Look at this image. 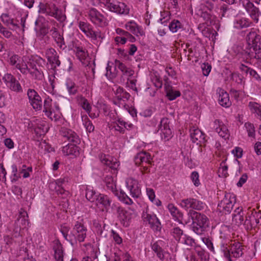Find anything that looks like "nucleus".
I'll return each instance as SVG.
<instances>
[{"label": "nucleus", "instance_id": "obj_17", "mask_svg": "<svg viewBox=\"0 0 261 261\" xmlns=\"http://www.w3.org/2000/svg\"><path fill=\"white\" fill-rule=\"evenodd\" d=\"M125 184L132 197L138 198L141 194V189L138 186V181L132 177H129L126 179Z\"/></svg>", "mask_w": 261, "mask_h": 261}, {"label": "nucleus", "instance_id": "obj_15", "mask_svg": "<svg viewBox=\"0 0 261 261\" xmlns=\"http://www.w3.org/2000/svg\"><path fill=\"white\" fill-rule=\"evenodd\" d=\"M28 215L27 212L21 208L19 213L18 217L15 222L14 230L17 232L21 229H24L29 225Z\"/></svg>", "mask_w": 261, "mask_h": 261}, {"label": "nucleus", "instance_id": "obj_62", "mask_svg": "<svg viewBox=\"0 0 261 261\" xmlns=\"http://www.w3.org/2000/svg\"><path fill=\"white\" fill-rule=\"evenodd\" d=\"M152 82H153L154 86L157 88H161L162 86V82L160 78L156 75L152 77Z\"/></svg>", "mask_w": 261, "mask_h": 261}, {"label": "nucleus", "instance_id": "obj_5", "mask_svg": "<svg viewBox=\"0 0 261 261\" xmlns=\"http://www.w3.org/2000/svg\"><path fill=\"white\" fill-rule=\"evenodd\" d=\"M188 215L192 221V230L198 235L203 234L209 226L210 221L207 216L194 210H189Z\"/></svg>", "mask_w": 261, "mask_h": 261}, {"label": "nucleus", "instance_id": "obj_34", "mask_svg": "<svg viewBox=\"0 0 261 261\" xmlns=\"http://www.w3.org/2000/svg\"><path fill=\"white\" fill-rule=\"evenodd\" d=\"M77 100L79 105L85 110L88 113H90L91 110V106L86 99L82 95H77L76 97Z\"/></svg>", "mask_w": 261, "mask_h": 261}, {"label": "nucleus", "instance_id": "obj_48", "mask_svg": "<svg viewBox=\"0 0 261 261\" xmlns=\"http://www.w3.org/2000/svg\"><path fill=\"white\" fill-rule=\"evenodd\" d=\"M230 9H231L225 4H223L221 5L219 14L221 16V17H228L229 15L227 14V12Z\"/></svg>", "mask_w": 261, "mask_h": 261}, {"label": "nucleus", "instance_id": "obj_4", "mask_svg": "<svg viewBox=\"0 0 261 261\" xmlns=\"http://www.w3.org/2000/svg\"><path fill=\"white\" fill-rule=\"evenodd\" d=\"M61 136L66 140L74 144H68L62 148V152L65 155L77 156L79 154V147L80 140L79 136L73 130L66 127H61L60 130Z\"/></svg>", "mask_w": 261, "mask_h": 261}, {"label": "nucleus", "instance_id": "obj_32", "mask_svg": "<svg viewBox=\"0 0 261 261\" xmlns=\"http://www.w3.org/2000/svg\"><path fill=\"white\" fill-rule=\"evenodd\" d=\"M54 250V256L57 261H63V250L62 244L58 241H57L53 247Z\"/></svg>", "mask_w": 261, "mask_h": 261}, {"label": "nucleus", "instance_id": "obj_35", "mask_svg": "<svg viewBox=\"0 0 261 261\" xmlns=\"http://www.w3.org/2000/svg\"><path fill=\"white\" fill-rule=\"evenodd\" d=\"M97 205L101 204L107 208L110 205L111 200L108 196L103 194H99L96 199Z\"/></svg>", "mask_w": 261, "mask_h": 261}, {"label": "nucleus", "instance_id": "obj_46", "mask_svg": "<svg viewBox=\"0 0 261 261\" xmlns=\"http://www.w3.org/2000/svg\"><path fill=\"white\" fill-rule=\"evenodd\" d=\"M220 137L225 139L228 138L229 135L227 127L224 125H222L221 127L217 132Z\"/></svg>", "mask_w": 261, "mask_h": 261}, {"label": "nucleus", "instance_id": "obj_54", "mask_svg": "<svg viewBox=\"0 0 261 261\" xmlns=\"http://www.w3.org/2000/svg\"><path fill=\"white\" fill-rule=\"evenodd\" d=\"M211 65L208 63H204L201 65V69L202 70L203 74L204 76H207L209 74L211 70Z\"/></svg>", "mask_w": 261, "mask_h": 261}, {"label": "nucleus", "instance_id": "obj_58", "mask_svg": "<svg viewBox=\"0 0 261 261\" xmlns=\"http://www.w3.org/2000/svg\"><path fill=\"white\" fill-rule=\"evenodd\" d=\"M57 54L56 51L52 48L47 49L45 51V56L48 61L51 59V58L56 56Z\"/></svg>", "mask_w": 261, "mask_h": 261}, {"label": "nucleus", "instance_id": "obj_60", "mask_svg": "<svg viewBox=\"0 0 261 261\" xmlns=\"http://www.w3.org/2000/svg\"><path fill=\"white\" fill-rule=\"evenodd\" d=\"M84 124L86 128L87 131H88V132L91 133L94 130V126L93 125L91 121L89 120L88 118H86L85 119V121Z\"/></svg>", "mask_w": 261, "mask_h": 261}, {"label": "nucleus", "instance_id": "obj_30", "mask_svg": "<svg viewBox=\"0 0 261 261\" xmlns=\"http://www.w3.org/2000/svg\"><path fill=\"white\" fill-rule=\"evenodd\" d=\"M165 90L166 93V96L170 100H173L176 97L180 95V93L179 91L174 90L172 87L167 82L164 85Z\"/></svg>", "mask_w": 261, "mask_h": 261}, {"label": "nucleus", "instance_id": "obj_12", "mask_svg": "<svg viewBox=\"0 0 261 261\" xmlns=\"http://www.w3.org/2000/svg\"><path fill=\"white\" fill-rule=\"evenodd\" d=\"M90 20L99 27H103L107 25V21L104 16L95 8H91L87 11Z\"/></svg>", "mask_w": 261, "mask_h": 261}, {"label": "nucleus", "instance_id": "obj_36", "mask_svg": "<svg viewBox=\"0 0 261 261\" xmlns=\"http://www.w3.org/2000/svg\"><path fill=\"white\" fill-rule=\"evenodd\" d=\"M1 19L3 23L9 27H12V28L14 29L17 26V24L14 23V19L12 18L8 14H2Z\"/></svg>", "mask_w": 261, "mask_h": 261}, {"label": "nucleus", "instance_id": "obj_33", "mask_svg": "<svg viewBox=\"0 0 261 261\" xmlns=\"http://www.w3.org/2000/svg\"><path fill=\"white\" fill-rule=\"evenodd\" d=\"M65 86L70 95H75L77 92L79 87L72 80L67 79L65 82Z\"/></svg>", "mask_w": 261, "mask_h": 261}, {"label": "nucleus", "instance_id": "obj_21", "mask_svg": "<svg viewBox=\"0 0 261 261\" xmlns=\"http://www.w3.org/2000/svg\"><path fill=\"white\" fill-rule=\"evenodd\" d=\"M57 7L53 3H40L39 5V13L46 14L49 16H54L55 10H57Z\"/></svg>", "mask_w": 261, "mask_h": 261}, {"label": "nucleus", "instance_id": "obj_2", "mask_svg": "<svg viewBox=\"0 0 261 261\" xmlns=\"http://www.w3.org/2000/svg\"><path fill=\"white\" fill-rule=\"evenodd\" d=\"M220 251L227 261H234L244 254V246L238 242L229 240L222 241L220 244Z\"/></svg>", "mask_w": 261, "mask_h": 261}, {"label": "nucleus", "instance_id": "obj_6", "mask_svg": "<svg viewBox=\"0 0 261 261\" xmlns=\"http://www.w3.org/2000/svg\"><path fill=\"white\" fill-rule=\"evenodd\" d=\"M87 228L83 223V220L75 222L72 230L69 233V242L72 246L85 241L87 237Z\"/></svg>", "mask_w": 261, "mask_h": 261}, {"label": "nucleus", "instance_id": "obj_9", "mask_svg": "<svg viewBox=\"0 0 261 261\" xmlns=\"http://www.w3.org/2000/svg\"><path fill=\"white\" fill-rule=\"evenodd\" d=\"M180 205L182 207L186 210L191 208V210L196 211H202L206 206V204L204 202L194 198H188L182 199Z\"/></svg>", "mask_w": 261, "mask_h": 261}, {"label": "nucleus", "instance_id": "obj_64", "mask_svg": "<svg viewBox=\"0 0 261 261\" xmlns=\"http://www.w3.org/2000/svg\"><path fill=\"white\" fill-rule=\"evenodd\" d=\"M130 96V95L128 92L124 91V92L121 95H119V96H118L117 99L120 102L121 101H125L128 100Z\"/></svg>", "mask_w": 261, "mask_h": 261}, {"label": "nucleus", "instance_id": "obj_57", "mask_svg": "<svg viewBox=\"0 0 261 261\" xmlns=\"http://www.w3.org/2000/svg\"><path fill=\"white\" fill-rule=\"evenodd\" d=\"M12 168V172L13 173V178L12 179V181H17L19 178H20V174L17 173L18 170L17 166L15 164H13L11 166Z\"/></svg>", "mask_w": 261, "mask_h": 261}, {"label": "nucleus", "instance_id": "obj_42", "mask_svg": "<svg viewBox=\"0 0 261 261\" xmlns=\"http://www.w3.org/2000/svg\"><path fill=\"white\" fill-rule=\"evenodd\" d=\"M152 249L154 251L158 257L161 260L165 258L164 251L163 249L156 243H155L152 245Z\"/></svg>", "mask_w": 261, "mask_h": 261}, {"label": "nucleus", "instance_id": "obj_18", "mask_svg": "<svg viewBox=\"0 0 261 261\" xmlns=\"http://www.w3.org/2000/svg\"><path fill=\"white\" fill-rule=\"evenodd\" d=\"M142 217L144 221L148 222L153 230H158L160 228L161 223L154 214L143 212Z\"/></svg>", "mask_w": 261, "mask_h": 261}, {"label": "nucleus", "instance_id": "obj_45", "mask_svg": "<svg viewBox=\"0 0 261 261\" xmlns=\"http://www.w3.org/2000/svg\"><path fill=\"white\" fill-rule=\"evenodd\" d=\"M245 127L248 133V135L250 137H255V128L254 125L250 122H246L245 123Z\"/></svg>", "mask_w": 261, "mask_h": 261}, {"label": "nucleus", "instance_id": "obj_24", "mask_svg": "<svg viewBox=\"0 0 261 261\" xmlns=\"http://www.w3.org/2000/svg\"><path fill=\"white\" fill-rule=\"evenodd\" d=\"M244 213L242 207H238L232 214V223L237 226L244 224Z\"/></svg>", "mask_w": 261, "mask_h": 261}, {"label": "nucleus", "instance_id": "obj_16", "mask_svg": "<svg viewBox=\"0 0 261 261\" xmlns=\"http://www.w3.org/2000/svg\"><path fill=\"white\" fill-rule=\"evenodd\" d=\"M250 17L256 22L258 21L260 12L257 7L254 6L253 4L249 0H239Z\"/></svg>", "mask_w": 261, "mask_h": 261}, {"label": "nucleus", "instance_id": "obj_27", "mask_svg": "<svg viewBox=\"0 0 261 261\" xmlns=\"http://www.w3.org/2000/svg\"><path fill=\"white\" fill-rule=\"evenodd\" d=\"M251 23L249 19L246 17H238L233 22V27L237 29H242L249 27Z\"/></svg>", "mask_w": 261, "mask_h": 261}, {"label": "nucleus", "instance_id": "obj_11", "mask_svg": "<svg viewBox=\"0 0 261 261\" xmlns=\"http://www.w3.org/2000/svg\"><path fill=\"white\" fill-rule=\"evenodd\" d=\"M118 217L123 226L127 227L129 225L132 219L135 216V212L130 209H124L119 207L117 208Z\"/></svg>", "mask_w": 261, "mask_h": 261}, {"label": "nucleus", "instance_id": "obj_63", "mask_svg": "<svg viewBox=\"0 0 261 261\" xmlns=\"http://www.w3.org/2000/svg\"><path fill=\"white\" fill-rule=\"evenodd\" d=\"M111 236L113 240L118 244H120L122 242V238L116 231L113 230L111 231Z\"/></svg>", "mask_w": 261, "mask_h": 261}, {"label": "nucleus", "instance_id": "obj_39", "mask_svg": "<svg viewBox=\"0 0 261 261\" xmlns=\"http://www.w3.org/2000/svg\"><path fill=\"white\" fill-rule=\"evenodd\" d=\"M86 197L88 201L92 202L96 201L97 196L96 195L95 191L92 188L87 187Z\"/></svg>", "mask_w": 261, "mask_h": 261}, {"label": "nucleus", "instance_id": "obj_28", "mask_svg": "<svg viewBox=\"0 0 261 261\" xmlns=\"http://www.w3.org/2000/svg\"><path fill=\"white\" fill-rule=\"evenodd\" d=\"M115 66L121 70L124 76L130 78L134 74V71L129 67H126L123 63L119 60L115 61Z\"/></svg>", "mask_w": 261, "mask_h": 261}, {"label": "nucleus", "instance_id": "obj_49", "mask_svg": "<svg viewBox=\"0 0 261 261\" xmlns=\"http://www.w3.org/2000/svg\"><path fill=\"white\" fill-rule=\"evenodd\" d=\"M70 227L66 225H62L61 226L60 231L63 234L64 238L69 242V233H68L70 230Z\"/></svg>", "mask_w": 261, "mask_h": 261}, {"label": "nucleus", "instance_id": "obj_55", "mask_svg": "<svg viewBox=\"0 0 261 261\" xmlns=\"http://www.w3.org/2000/svg\"><path fill=\"white\" fill-rule=\"evenodd\" d=\"M161 16L160 21L162 24L165 23L170 19L169 12L168 11L161 12Z\"/></svg>", "mask_w": 261, "mask_h": 261}, {"label": "nucleus", "instance_id": "obj_40", "mask_svg": "<svg viewBox=\"0 0 261 261\" xmlns=\"http://www.w3.org/2000/svg\"><path fill=\"white\" fill-rule=\"evenodd\" d=\"M129 9L124 3L118 2L117 13L119 14H127L129 13Z\"/></svg>", "mask_w": 261, "mask_h": 261}, {"label": "nucleus", "instance_id": "obj_41", "mask_svg": "<svg viewBox=\"0 0 261 261\" xmlns=\"http://www.w3.org/2000/svg\"><path fill=\"white\" fill-rule=\"evenodd\" d=\"M171 233L176 240L178 241H181L182 236L184 237L183 230L178 227H174L171 230Z\"/></svg>", "mask_w": 261, "mask_h": 261}, {"label": "nucleus", "instance_id": "obj_52", "mask_svg": "<svg viewBox=\"0 0 261 261\" xmlns=\"http://www.w3.org/2000/svg\"><path fill=\"white\" fill-rule=\"evenodd\" d=\"M231 79L239 84H242L245 82L243 76L236 73H232L231 74Z\"/></svg>", "mask_w": 261, "mask_h": 261}, {"label": "nucleus", "instance_id": "obj_51", "mask_svg": "<svg viewBox=\"0 0 261 261\" xmlns=\"http://www.w3.org/2000/svg\"><path fill=\"white\" fill-rule=\"evenodd\" d=\"M190 177L195 186L198 187L199 185H200V182L199 179V174L197 172L193 171L191 173Z\"/></svg>", "mask_w": 261, "mask_h": 261}, {"label": "nucleus", "instance_id": "obj_23", "mask_svg": "<svg viewBox=\"0 0 261 261\" xmlns=\"http://www.w3.org/2000/svg\"><path fill=\"white\" fill-rule=\"evenodd\" d=\"M217 92L219 95L218 100L220 105L226 108L229 107L231 102L229 100L228 94L220 88L217 90Z\"/></svg>", "mask_w": 261, "mask_h": 261}, {"label": "nucleus", "instance_id": "obj_14", "mask_svg": "<svg viewBox=\"0 0 261 261\" xmlns=\"http://www.w3.org/2000/svg\"><path fill=\"white\" fill-rule=\"evenodd\" d=\"M27 95L30 105L36 111H39L42 108V99L38 93L34 89H29Z\"/></svg>", "mask_w": 261, "mask_h": 261}, {"label": "nucleus", "instance_id": "obj_8", "mask_svg": "<svg viewBox=\"0 0 261 261\" xmlns=\"http://www.w3.org/2000/svg\"><path fill=\"white\" fill-rule=\"evenodd\" d=\"M104 181L106 184L108 190L111 191L115 195L117 196L120 200L127 204H131L133 203V200L123 191L119 193L116 189V186L114 178L111 175H107L105 177Z\"/></svg>", "mask_w": 261, "mask_h": 261}, {"label": "nucleus", "instance_id": "obj_50", "mask_svg": "<svg viewBox=\"0 0 261 261\" xmlns=\"http://www.w3.org/2000/svg\"><path fill=\"white\" fill-rule=\"evenodd\" d=\"M54 15L53 17L56 18L59 21H64L66 19V16L63 14L61 10L57 8V10L54 12Z\"/></svg>", "mask_w": 261, "mask_h": 261}, {"label": "nucleus", "instance_id": "obj_3", "mask_svg": "<svg viewBox=\"0 0 261 261\" xmlns=\"http://www.w3.org/2000/svg\"><path fill=\"white\" fill-rule=\"evenodd\" d=\"M247 46L244 53L250 59L261 60V38L255 31H251L246 37Z\"/></svg>", "mask_w": 261, "mask_h": 261}, {"label": "nucleus", "instance_id": "obj_20", "mask_svg": "<svg viewBox=\"0 0 261 261\" xmlns=\"http://www.w3.org/2000/svg\"><path fill=\"white\" fill-rule=\"evenodd\" d=\"M169 121L167 118L162 119L159 125V129L161 131V137L165 141L169 140L171 136L172 132L169 125Z\"/></svg>", "mask_w": 261, "mask_h": 261}, {"label": "nucleus", "instance_id": "obj_1", "mask_svg": "<svg viewBox=\"0 0 261 261\" xmlns=\"http://www.w3.org/2000/svg\"><path fill=\"white\" fill-rule=\"evenodd\" d=\"M9 63L22 74L26 75L29 73L35 80H42L44 76L43 72L39 70L34 63L28 61L25 57L21 58L16 55H13L9 58Z\"/></svg>", "mask_w": 261, "mask_h": 261}, {"label": "nucleus", "instance_id": "obj_38", "mask_svg": "<svg viewBox=\"0 0 261 261\" xmlns=\"http://www.w3.org/2000/svg\"><path fill=\"white\" fill-rule=\"evenodd\" d=\"M248 107L252 113H255L261 118V105L255 102H250Z\"/></svg>", "mask_w": 261, "mask_h": 261}, {"label": "nucleus", "instance_id": "obj_56", "mask_svg": "<svg viewBox=\"0 0 261 261\" xmlns=\"http://www.w3.org/2000/svg\"><path fill=\"white\" fill-rule=\"evenodd\" d=\"M118 2L115 1V0H112L107 6V8L109 9L110 11L117 13Z\"/></svg>", "mask_w": 261, "mask_h": 261}, {"label": "nucleus", "instance_id": "obj_31", "mask_svg": "<svg viewBox=\"0 0 261 261\" xmlns=\"http://www.w3.org/2000/svg\"><path fill=\"white\" fill-rule=\"evenodd\" d=\"M255 222L256 224H261V213L259 212H255L252 213L251 216L249 217L248 219L247 218H246L244 222V224L248 225L250 224L253 225L254 222Z\"/></svg>", "mask_w": 261, "mask_h": 261}, {"label": "nucleus", "instance_id": "obj_37", "mask_svg": "<svg viewBox=\"0 0 261 261\" xmlns=\"http://www.w3.org/2000/svg\"><path fill=\"white\" fill-rule=\"evenodd\" d=\"M75 51L76 57L80 61L85 60L88 56L86 49L81 46L75 47Z\"/></svg>", "mask_w": 261, "mask_h": 261}, {"label": "nucleus", "instance_id": "obj_59", "mask_svg": "<svg viewBox=\"0 0 261 261\" xmlns=\"http://www.w3.org/2000/svg\"><path fill=\"white\" fill-rule=\"evenodd\" d=\"M107 165L111 169L115 170L118 169L119 166V163L117 161L116 159H115L114 161L113 160H111L110 159L109 162H108Z\"/></svg>", "mask_w": 261, "mask_h": 261}, {"label": "nucleus", "instance_id": "obj_25", "mask_svg": "<svg viewBox=\"0 0 261 261\" xmlns=\"http://www.w3.org/2000/svg\"><path fill=\"white\" fill-rule=\"evenodd\" d=\"M167 207L174 220L177 221L180 223H182L183 219V214L182 212L172 203H169Z\"/></svg>", "mask_w": 261, "mask_h": 261}, {"label": "nucleus", "instance_id": "obj_47", "mask_svg": "<svg viewBox=\"0 0 261 261\" xmlns=\"http://www.w3.org/2000/svg\"><path fill=\"white\" fill-rule=\"evenodd\" d=\"M181 242L190 247L193 246L195 244L194 240L191 237L186 234L184 235V237H182V239L181 240Z\"/></svg>", "mask_w": 261, "mask_h": 261}, {"label": "nucleus", "instance_id": "obj_61", "mask_svg": "<svg viewBox=\"0 0 261 261\" xmlns=\"http://www.w3.org/2000/svg\"><path fill=\"white\" fill-rule=\"evenodd\" d=\"M113 128L114 129L115 131L118 132L120 133L124 134L125 132V129L123 125H121L118 122V120L117 121L114 122V124L113 125Z\"/></svg>", "mask_w": 261, "mask_h": 261}, {"label": "nucleus", "instance_id": "obj_29", "mask_svg": "<svg viewBox=\"0 0 261 261\" xmlns=\"http://www.w3.org/2000/svg\"><path fill=\"white\" fill-rule=\"evenodd\" d=\"M190 137L192 142L197 144L201 143L204 139V135L199 129H191Z\"/></svg>", "mask_w": 261, "mask_h": 261}, {"label": "nucleus", "instance_id": "obj_22", "mask_svg": "<svg viewBox=\"0 0 261 261\" xmlns=\"http://www.w3.org/2000/svg\"><path fill=\"white\" fill-rule=\"evenodd\" d=\"M152 158L151 155L145 151L138 153L135 157L134 160L136 165L151 164Z\"/></svg>", "mask_w": 261, "mask_h": 261}, {"label": "nucleus", "instance_id": "obj_7", "mask_svg": "<svg viewBox=\"0 0 261 261\" xmlns=\"http://www.w3.org/2000/svg\"><path fill=\"white\" fill-rule=\"evenodd\" d=\"M43 112L52 121H57L62 116L58 103L55 102L53 105L52 100L49 98L44 101Z\"/></svg>", "mask_w": 261, "mask_h": 261}, {"label": "nucleus", "instance_id": "obj_26", "mask_svg": "<svg viewBox=\"0 0 261 261\" xmlns=\"http://www.w3.org/2000/svg\"><path fill=\"white\" fill-rule=\"evenodd\" d=\"M125 29L130 31L133 34L138 36H143L144 35V32L142 30L137 24V23L133 21L127 22L125 25Z\"/></svg>", "mask_w": 261, "mask_h": 261}, {"label": "nucleus", "instance_id": "obj_44", "mask_svg": "<svg viewBox=\"0 0 261 261\" xmlns=\"http://www.w3.org/2000/svg\"><path fill=\"white\" fill-rule=\"evenodd\" d=\"M228 167L225 165V161H223L220 164V167L218 170L219 176L220 177H225L228 175Z\"/></svg>", "mask_w": 261, "mask_h": 261}, {"label": "nucleus", "instance_id": "obj_10", "mask_svg": "<svg viewBox=\"0 0 261 261\" xmlns=\"http://www.w3.org/2000/svg\"><path fill=\"white\" fill-rule=\"evenodd\" d=\"M79 27L85 35L91 38L92 40H96L98 38H102L101 32L94 31L92 26L87 22L80 21L78 23Z\"/></svg>", "mask_w": 261, "mask_h": 261}, {"label": "nucleus", "instance_id": "obj_19", "mask_svg": "<svg viewBox=\"0 0 261 261\" xmlns=\"http://www.w3.org/2000/svg\"><path fill=\"white\" fill-rule=\"evenodd\" d=\"M3 79L8 84V86L11 90L17 93L22 92V88L20 83L12 74H5Z\"/></svg>", "mask_w": 261, "mask_h": 261}, {"label": "nucleus", "instance_id": "obj_43", "mask_svg": "<svg viewBox=\"0 0 261 261\" xmlns=\"http://www.w3.org/2000/svg\"><path fill=\"white\" fill-rule=\"evenodd\" d=\"M181 27V23L177 20H173L171 21L169 25V30L172 33H176Z\"/></svg>", "mask_w": 261, "mask_h": 261}, {"label": "nucleus", "instance_id": "obj_53", "mask_svg": "<svg viewBox=\"0 0 261 261\" xmlns=\"http://www.w3.org/2000/svg\"><path fill=\"white\" fill-rule=\"evenodd\" d=\"M54 39L57 44H58V46L60 48L64 49L65 47H66V46L65 44L64 38L61 35H58L57 36V38H54Z\"/></svg>", "mask_w": 261, "mask_h": 261}, {"label": "nucleus", "instance_id": "obj_13", "mask_svg": "<svg viewBox=\"0 0 261 261\" xmlns=\"http://www.w3.org/2000/svg\"><path fill=\"white\" fill-rule=\"evenodd\" d=\"M235 202L234 197L230 194H225L223 199L218 204L219 211L225 213H230Z\"/></svg>", "mask_w": 261, "mask_h": 261}]
</instances>
